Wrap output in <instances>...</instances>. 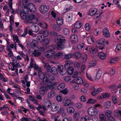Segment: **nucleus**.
Wrapping results in <instances>:
<instances>
[{"label":"nucleus","instance_id":"38","mask_svg":"<svg viewBox=\"0 0 121 121\" xmlns=\"http://www.w3.org/2000/svg\"><path fill=\"white\" fill-rule=\"evenodd\" d=\"M63 32L65 35H67L69 34V31L68 29L65 28L63 30Z\"/></svg>","mask_w":121,"mask_h":121},{"label":"nucleus","instance_id":"60","mask_svg":"<svg viewBox=\"0 0 121 121\" xmlns=\"http://www.w3.org/2000/svg\"><path fill=\"white\" fill-rule=\"evenodd\" d=\"M64 79L65 81L68 82L71 80V77H67L64 78Z\"/></svg>","mask_w":121,"mask_h":121},{"label":"nucleus","instance_id":"4","mask_svg":"<svg viewBox=\"0 0 121 121\" xmlns=\"http://www.w3.org/2000/svg\"><path fill=\"white\" fill-rule=\"evenodd\" d=\"M91 89V94L93 96H94L99 93L102 91V89L101 88L96 89L94 87H92Z\"/></svg>","mask_w":121,"mask_h":121},{"label":"nucleus","instance_id":"10","mask_svg":"<svg viewBox=\"0 0 121 121\" xmlns=\"http://www.w3.org/2000/svg\"><path fill=\"white\" fill-rule=\"evenodd\" d=\"M59 108V105L56 103H54L51 105V110L52 111H56L58 110Z\"/></svg>","mask_w":121,"mask_h":121},{"label":"nucleus","instance_id":"35","mask_svg":"<svg viewBox=\"0 0 121 121\" xmlns=\"http://www.w3.org/2000/svg\"><path fill=\"white\" fill-rule=\"evenodd\" d=\"M64 102V105L65 106H67L70 104H72V102H71L69 99H66Z\"/></svg>","mask_w":121,"mask_h":121},{"label":"nucleus","instance_id":"40","mask_svg":"<svg viewBox=\"0 0 121 121\" xmlns=\"http://www.w3.org/2000/svg\"><path fill=\"white\" fill-rule=\"evenodd\" d=\"M115 116H121V111L120 110L115 111L114 112Z\"/></svg>","mask_w":121,"mask_h":121},{"label":"nucleus","instance_id":"55","mask_svg":"<svg viewBox=\"0 0 121 121\" xmlns=\"http://www.w3.org/2000/svg\"><path fill=\"white\" fill-rule=\"evenodd\" d=\"M112 99L114 104H116L117 103V99L114 96H112Z\"/></svg>","mask_w":121,"mask_h":121},{"label":"nucleus","instance_id":"57","mask_svg":"<svg viewBox=\"0 0 121 121\" xmlns=\"http://www.w3.org/2000/svg\"><path fill=\"white\" fill-rule=\"evenodd\" d=\"M74 66L77 69H78L79 68V65L78 63L76 62L74 64Z\"/></svg>","mask_w":121,"mask_h":121},{"label":"nucleus","instance_id":"46","mask_svg":"<svg viewBox=\"0 0 121 121\" xmlns=\"http://www.w3.org/2000/svg\"><path fill=\"white\" fill-rule=\"evenodd\" d=\"M90 66L92 67L94 66L96 64V61L95 60H92L91 62L90 63Z\"/></svg>","mask_w":121,"mask_h":121},{"label":"nucleus","instance_id":"36","mask_svg":"<svg viewBox=\"0 0 121 121\" xmlns=\"http://www.w3.org/2000/svg\"><path fill=\"white\" fill-rule=\"evenodd\" d=\"M68 112L69 113H73L75 111L74 109L72 107H70L67 109Z\"/></svg>","mask_w":121,"mask_h":121},{"label":"nucleus","instance_id":"22","mask_svg":"<svg viewBox=\"0 0 121 121\" xmlns=\"http://www.w3.org/2000/svg\"><path fill=\"white\" fill-rule=\"evenodd\" d=\"M105 39H100L98 40L96 43L99 45H101V46H104V42Z\"/></svg>","mask_w":121,"mask_h":121},{"label":"nucleus","instance_id":"15","mask_svg":"<svg viewBox=\"0 0 121 121\" xmlns=\"http://www.w3.org/2000/svg\"><path fill=\"white\" fill-rule=\"evenodd\" d=\"M43 45L45 46L48 45L50 43L49 40L47 38H43L42 42Z\"/></svg>","mask_w":121,"mask_h":121},{"label":"nucleus","instance_id":"32","mask_svg":"<svg viewBox=\"0 0 121 121\" xmlns=\"http://www.w3.org/2000/svg\"><path fill=\"white\" fill-rule=\"evenodd\" d=\"M74 27L76 28L79 29L82 26V24L81 22H78L76 23L74 25Z\"/></svg>","mask_w":121,"mask_h":121},{"label":"nucleus","instance_id":"62","mask_svg":"<svg viewBox=\"0 0 121 121\" xmlns=\"http://www.w3.org/2000/svg\"><path fill=\"white\" fill-rule=\"evenodd\" d=\"M30 119L29 118L24 117L22 118L21 119V121H29Z\"/></svg>","mask_w":121,"mask_h":121},{"label":"nucleus","instance_id":"29","mask_svg":"<svg viewBox=\"0 0 121 121\" xmlns=\"http://www.w3.org/2000/svg\"><path fill=\"white\" fill-rule=\"evenodd\" d=\"M32 54L35 57L39 56L41 54V53L40 52H37L36 50H35L32 53Z\"/></svg>","mask_w":121,"mask_h":121},{"label":"nucleus","instance_id":"9","mask_svg":"<svg viewBox=\"0 0 121 121\" xmlns=\"http://www.w3.org/2000/svg\"><path fill=\"white\" fill-rule=\"evenodd\" d=\"M48 89V88L47 86H41L39 89V93L43 95L45 92L47 91Z\"/></svg>","mask_w":121,"mask_h":121},{"label":"nucleus","instance_id":"42","mask_svg":"<svg viewBox=\"0 0 121 121\" xmlns=\"http://www.w3.org/2000/svg\"><path fill=\"white\" fill-rule=\"evenodd\" d=\"M43 36L39 35L37 36L36 38V39L38 41L42 42L43 40Z\"/></svg>","mask_w":121,"mask_h":121},{"label":"nucleus","instance_id":"19","mask_svg":"<svg viewBox=\"0 0 121 121\" xmlns=\"http://www.w3.org/2000/svg\"><path fill=\"white\" fill-rule=\"evenodd\" d=\"M99 57L102 60L105 59L106 58V55L105 53L103 52H100L99 54Z\"/></svg>","mask_w":121,"mask_h":121},{"label":"nucleus","instance_id":"56","mask_svg":"<svg viewBox=\"0 0 121 121\" xmlns=\"http://www.w3.org/2000/svg\"><path fill=\"white\" fill-rule=\"evenodd\" d=\"M50 34L52 36H55L58 35V33L54 31H52L50 32Z\"/></svg>","mask_w":121,"mask_h":121},{"label":"nucleus","instance_id":"59","mask_svg":"<svg viewBox=\"0 0 121 121\" xmlns=\"http://www.w3.org/2000/svg\"><path fill=\"white\" fill-rule=\"evenodd\" d=\"M47 102L46 103V105L47 106V107L49 108L50 107V105H51V102L48 99H47Z\"/></svg>","mask_w":121,"mask_h":121},{"label":"nucleus","instance_id":"45","mask_svg":"<svg viewBox=\"0 0 121 121\" xmlns=\"http://www.w3.org/2000/svg\"><path fill=\"white\" fill-rule=\"evenodd\" d=\"M70 66V64L68 62H66L65 65L64 69H65L67 70L69 68Z\"/></svg>","mask_w":121,"mask_h":121},{"label":"nucleus","instance_id":"12","mask_svg":"<svg viewBox=\"0 0 121 121\" xmlns=\"http://www.w3.org/2000/svg\"><path fill=\"white\" fill-rule=\"evenodd\" d=\"M35 17V16L33 14H30L25 15V18L27 20H30L33 19Z\"/></svg>","mask_w":121,"mask_h":121},{"label":"nucleus","instance_id":"31","mask_svg":"<svg viewBox=\"0 0 121 121\" xmlns=\"http://www.w3.org/2000/svg\"><path fill=\"white\" fill-rule=\"evenodd\" d=\"M73 69L72 67H70L67 69L68 73L70 75H72L73 72Z\"/></svg>","mask_w":121,"mask_h":121},{"label":"nucleus","instance_id":"53","mask_svg":"<svg viewBox=\"0 0 121 121\" xmlns=\"http://www.w3.org/2000/svg\"><path fill=\"white\" fill-rule=\"evenodd\" d=\"M56 99L58 101L61 102L62 99V97L58 95L56 97Z\"/></svg>","mask_w":121,"mask_h":121},{"label":"nucleus","instance_id":"50","mask_svg":"<svg viewBox=\"0 0 121 121\" xmlns=\"http://www.w3.org/2000/svg\"><path fill=\"white\" fill-rule=\"evenodd\" d=\"M7 49L9 52L8 56H9L10 57L13 55V53L12 51V50L9 48H8Z\"/></svg>","mask_w":121,"mask_h":121},{"label":"nucleus","instance_id":"21","mask_svg":"<svg viewBox=\"0 0 121 121\" xmlns=\"http://www.w3.org/2000/svg\"><path fill=\"white\" fill-rule=\"evenodd\" d=\"M73 57V55L71 53L65 54L64 55V57L67 60H68L72 58Z\"/></svg>","mask_w":121,"mask_h":121},{"label":"nucleus","instance_id":"20","mask_svg":"<svg viewBox=\"0 0 121 121\" xmlns=\"http://www.w3.org/2000/svg\"><path fill=\"white\" fill-rule=\"evenodd\" d=\"M50 72L53 74L55 75L58 73V70L56 67H53L51 69V71Z\"/></svg>","mask_w":121,"mask_h":121},{"label":"nucleus","instance_id":"41","mask_svg":"<svg viewBox=\"0 0 121 121\" xmlns=\"http://www.w3.org/2000/svg\"><path fill=\"white\" fill-rule=\"evenodd\" d=\"M73 117L76 120H77L79 117V115L78 112L75 113L73 115Z\"/></svg>","mask_w":121,"mask_h":121},{"label":"nucleus","instance_id":"1","mask_svg":"<svg viewBox=\"0 0 121 121\" xmlns=\"http://www.w3.org/2000/svg\"><path fill=\"white\" fill-rule=\"evenodd\" d=\"M55 40L56 42L58 41L57 47V49L62 50L64 48L65 40L64 37L61 35H57L55 37Z\"/></svg>","mask_w":121,"mask_h":121},{"label":"nucleus","instance_id":"34","mask_svg":"<svg viewBox=\"0 0 121 121\" xmlns=\"http://www.w3.org/2000/svg\"><path fill=\"white\" fill-rule=\"evenodd\" d=\"M27 6L26 4L25 6H24L23 9V13L25 14H27L29 13V10L28 9L27 7Z\"/></svg>","mask_w":121,"mask_h":121},{"label":"nucleus","instance_id":"16","mask_svg":"<svg viewBox=\"0 0 121 121\" xmlns=\"http://www.w3.org/2000/svg\"><path fill=\"white\" fill-rule=\"evenodd\" d=\"M89 51L90 52L94 54L98 52V49L97 48H94L93 47H91L89 48Z\"/></svg>","mask_w":121,"mask_h":121},{"label":"nucleus","instance_id":"30","mask_svg":"<svg viewBox=\"0 0 121 121\" xmlns=\"http://www.w3.org/2000/svg\"><path fill=\"white\" fill-rule=\"evenodd\" d=\"M104 107L106 108H109L111 106V102L110 101L105 102L104 104Z\"/></svg>","mask_w":121,"mask_h":121},{"label":"nucleus","instance_id":"63","mask_svg":"<svg viewBox=\"0 0 121 121\" xmlns=\"http://www.w3.org/2000/svg\"><path fill=\"white\" fill-rule=\"evenodd\" d=\"M109 95L107 93H105L102 95V96L103 98L108 97H109Z\"/></svg>","mask_w":121,"mask_h":121},{"label":"nucleus","instance_id":"17","mask_svg":"<svg viewBox=\"0 0 121 121\" xmlns=\"http://www.w3.org/2000/svg\"><path fill=\"white\" fill-rule=\"evenodd\" d=\"M45 84L48 86H50L55 85L56 84V83L52 82L49 81L48 80H46Z\"/></svg>","mask_w":121,"mask_h":121},{"label":"nucleus","instance_id":"2","mask_svg":"<svg viewBox=\"0 0 121 121\" xmlns=\"http://www.w3.org/2000/svg\"><path fill=\"white\" fill-rule=\"evenodd\" d=\"M97 111L93 107L89 108L87 110L88 114L91 116L96 115L97 114Z\"/></svg>","mask_w":121,"mask_h":121},{"label":"nucleus","instance_id":"61","mask_svg":"<svg viewBox=\"0 0 121 121\" xmlns=\"http://www.w3.org/2000/svg\"><path fill=\"white\" fill-rule=\"evenodd\" d=\"M32 29L28 31V34L30 35H31L32 36H35V34H34L32 32Z\"/></svg>","mask_w":121,"mask_h":121},{"label":"nucleus","instance_id":"24","mask_svg":"<svg viewBox=\"0 0 121 121\" xmlns=\"http://www.w3.org/2000/svg\"><path fill=\"white\" fill-rule=\"evenodd\" d=\"M65 86V84L63 83L59 84L57 86V89L60 90H61L63 89Z\"/></svg>","mask_w":121,"mask_h":121},{"label":"nucleus","instance_id":"28","mask_svg":"<svg viewBox=\"0 0 121 121\" xmlns=\"http://www.w3.org/2000/svg\"><path fill=\"white\" fill-rule=\"evenodd\" d=\"M38 24L39 25L43 28H45L47 27V24L43 22H39Z\"/></svg>","mask_w":121,"mask_h":121},{"label":"nucleus","instance_id":"13","mask_svg":"<svg viewBox=\"0 0 121 121\" xmlns=\"http://www.w3.org/2000/svg\"><path fill=\"white\" fill-rule=\"evenodd\" d=\"M39 34H43L44 36H48L49 35L48 31L47 30H41L39 32Z\"/></svg>","mask_w":121,"mask_h":121},{"label":"nucleus","instance_id":"47","mask_svg":"<svg viewBox=\"0 0 121 121\" xmlns=\"http://www.w3.org/2000/svg\"><path fill=\"white\" fill-rule=\"evenodd\" d=\"M58 69L59 70V72L61 71V70L64 69V68L63 65H59L58 66Z\"/></svg>","mask_w":121,"mask_h":121},{"label":"nucleus","instance_id":"49","mask_svg":"<svg viewBox=\"0 0 121 121\" xmlns=\"http://www.w3.org/2000/svg\"><path fill=\"white\" fill-rule=\"evenodd\" d=\"M65 109L64 108L62 107L60 108V109L57 112V113L58 114L61 113H64Z\"/></svg>","mask_w":121,"mask_h":121},{"label":"nucleus","instance_id":"8","mask_svg":"<svg viewBox=\"0 0 121 121\" xmlns=\"http://www.w3.org/2000/svg\"><path fill=\"white\" fill-rule=\"evenodd\" d=\"M103 33L105 37L108 38L110 36V33L109 30L108 28L107 27H105L104 29Z\"/></svg>","mask_w":121,"mask_h":121},{"label":"nucleus","instance_id":"3","mask_svg":"<svg viewBox=\"0 0 121 121\" xmlns=\"http://www.w3.org/2000/svg\"><path fill=\"white\" fill-rule=\"evenodd\" d=\"M49 9V6L48 5H42L39 7V10L42 13H44L48 10Z\"/></svg>","mask_w":121,"mask_h":121},{"label":"nucleus","instance_id":"52","mask_svg":"<svg viewBox=\"0 0 121 121\" xmlns=\"http://www.w3.org/2000/svg\"><path fill=\"white\" fill-rule=\"evenodd\" d=\"M100 30V29L99 28H96L94 31V35H97L98 34V33Z\"/></svg>","mask_w":121,"mask_h":121},{"label":"nucleus","instance_id":"25","mask_svg":"<svg viewBox=\"0 0 121 121\" xmlns=\"http://www.w3.org/2000/svg\"><path fill=\"white\" fill-rule=\"evenodd\" d=\"M38 43V42L35 40H33L31 42L30 45L32 48H34L36 47V44Z\"/></svg>","mask_w":121,"mask_h":121},{"label":"nucleus","instance_id":"5","mask_svg":"<svg viewBox=\"0 0 121 121\" xmlns=\"http://www.w3.org/2000/svg\"><path fill=\"white\" fill-rule=\"evenodd\" d=\"M28 7L30 12H31L34 13L36 11V7L33 3H29L28 5Z\"/></svg>","mask_w":121,"mask_h":121},{"label":"nucleus","instance_id":"11","mask_svg":"<svg viewBox=\"0 0 121 121\" xmlns=\"http://www.w3.org/2000/svg\"><path fill=\"white\" fill-rule=\"evenodd\" d=\"M31 28L33 32H37L39 30V28L38 26L33 25L31 26Z\"/></svg>","mask_w":121,"mask_h":121},{"label":"nucleus","instance_id":"58","mask_svg":"<svg viewBox=\"0 0 121 121\" xmlns=\"http://www.w3.org/2000/svg\"><path fill=\"white\" fill-rule=\"evenodd\" d=\"M117 58H113L110 60L109 62L111 64L115 63L117 61Z\"/></svg>","mask_w":121,"mask_h":121},{"label":"nucleus","instance_id":"6","mask_svg":"<svg viewBox=\"0 0 121 121\" xmlns=\"http://www.w3.org/2000/svg\"><path fill=\"white\" fill-rule=\"evenodd\" d=\"M70 38L71 42L73 43H76L78 41V38L77 35L75 34L71 35Z\"/></svg>","mask_w":121,"mask_h":121},{"label":"nucleus","instance_id":"64","mask_svg":"<svg viewBox=\"0 0 121 121\" xmlns=\"http://www.w3.org/2000/svg\"><path fill=\"white\" fill-rule=\"evenodd\" d=\"M87 58V55L86 54H84V62H85L86 61Z\"/></svg>","mask_w":121,"mask_h":121},{"label":"nucleus","instance_id":"39","mask_svg":"<svg viewBox=\"0 0 121 121\" xmlns=\"http://www.w3.org/2000/svg\"><path fill=\"white\" fill-rule=\"evenodd\" d=\"M74 57L77 59H79L81 56V54L80 53L78 52H75L74 53Z\"/></svg>","mask_w":121,"mask_h":121},{"label":"nucleus","instance_id":"44","mask_svg":"<svg viewBox=\"0 0 121 121\" xmlns=\"http://www.w3.org/2000/svg\"><path fill=\"white\" fill-rule=\"evenodd\" d=\"M56 48V45L54 44H52L51 45L49 46L48 48L50 50H51L53 51V50H55Z\"/></svg>","mask_w":121,"mask_h":121},{"label":"nucleus","instance_id":"7","mask_svg":"<svg viewBox=\"0 0 121 121\" xmlns=\"http://www.w3.org/2000/svg\"><path fill=\"white\" fill-rule=\"evenodd\" d=\"M55 52L52 50H49L45 52V56L47 58L51 57L54 54Z\"/></svg>","mask_w":121,"mask_h":121},{"label":"nucleus","instance_id":"14","mask_svg":"<svg viewBox=\"0 0 121 121\" xmlns=\"http://www.w3.org/2000/svg\"><path fill=\"white\" fill-rule=\"evenodd\" d=\"M99 117L100 121H106V117L104 114H99Z\"/></svg>","mask_w":121,"mask_h":121},{"label":"nucleus","instance_id":"51","mask_svg":"<svg viewBox=\"0 0 121 121\" xmlns=\"http://www.w3.org/2000/svg\"><path fill=\"white\" fill-rule=\"evenodd\" d=\"M85 28L87 31L89 30L90 29V28L88 23H87L85 24Z\"/></svg>","mask_w":121,"mask_h":121},{"label":"nucleus","instance_id":"23","mask_svg":"<svg viewBox=\"0 0 121 121\" xmlns=\"http://www.w3.org/2000/svg\"><path fill=\"white\" fill-rule=\"evenodd\" d=\"M56 94L55 91L52 90L48 94V98H51L54 97Z\"/></svg>","mask_w":121,"mask_h":121},{"label":"nucleus","instance_id":"48","mask_svg":"<svg viewBox=\"0 0 121 121\" xmlns=\"http://www.w3.org/2000/svg\"><path fill=\"white\" fill-rule=\"evenodd\" d=\"M67 72V70L65 69H64L61 70V71L60 72V74L62 75H65Z\"/></svg>","mask_w":121,"mask_h":121},{"label":"nucleus","instance_id":"54","mask_svg":"<svg viewBox=\"0 0 121 121\" xmlns=\"http://www.w3.org/2000/svg\"><path fill=\"white\" fill-rule=\"evenodd\" d=\"M48 79L52 81H54L55 79L54 77L53 76L49 75L48 77Z\"/></svg>","mask_w":121,"mask_h":121},{"label":"nucleus","instance_id":"43","mask_svg":"<svg viewBox=\"0 0 121 121\" xmlns=\"http://www.w3.org/2000/svg\"><path fill=\"white\" fill-rule=\"evenodd\" d=\"M96 101H97L96 100H94L91 99H88L87 103L94 104Z\"/></svg>","mask_w":121,"mask_h":121},{"label":"nucleus","instance_id":"33","mask_svg":"<svg viewBox=\"0 0 121 121\" xmlns=\"http://www.w3.org/2000/svg\"><path fill=\"white\" fill-rule=\"evenodd\" d=\"M105 114L106 115L108 118L112 117V112L110 111L109 110H106V111Z\"/></svg>","mask_w":121,"mask_h":121},{"label":"nucleus","instance_id":"18","mask_svg":"<svg viewBox=\"0 0 121 121\" xmlns=\"http://www.w3.org/2000/svg\"><path fill=\"white\" fill-rule=\"evenodd\" d=\"M75 82L79 84H82L83 83V81L81 78L80 77H78L75 79Z\"/></svg>","mask_w":121,"mask_h":121},{"label":"nucleus","instance_id":"27","mask_svg":"<svg viewBox=\"0 0 121 121\" xmlns=\"http://www.w3.org/2000/svg\"><path fill=\"white\" fill-rule=\"evenodd\" d=\"M63 54V53L61 52H57L53 56V58L56 59H57L60 56H62Z\"/></svg>","mask_w":121,"mask_h":121},{"label":"nucleus","instance_id":"26","mask_svg":"<svg viewBox=\"0 0 121 121\" xmlns=\"http://www.w3.org/2000/svg\"><path fill=\"white\" fill-rule=\"evenodd\" d=\"M56 22L57 24L59 25H62L63 23V20L62 17H59L57 19Z\"/></svg>","mask_w":121,"mask_h":121},{"label":"nucleus","instance_id":"37","mask_svg":"<svg viewBox=\"0 0 121 121\" xmlns=\"http://www.w3.org/2000/svg\"><path fill=\"white\" fill-rule=\"evenodd\" d=\"M101 71L99 70H98L96 75V78L97 79V80L99 79L101 76Z\"/></svg>","mask_w":121,"mask_h":121}]
</instances>
